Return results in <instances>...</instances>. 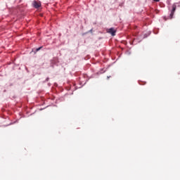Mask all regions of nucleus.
I'll use <instances>...</instances> for the list:
<instances>
[{
    "instance_id": "nucleus-2",
    "label": "nucleus",
    "mask_w": 180,
    "mask_h": 180,
    "mask_svg": "<svg viewBox=\"0 0 180 180\" xmlns=\"http://www.w3.org/2000/svg\"><path fill=\"white\" fill-rule=\"evenodd\" d=\"M108 32L112 34V36L116 35V31L113 28L108 29Z\"/></svg>"
},
{
    "instance_id": "nucleus-3",
    "label": "nucleus",
    "mask_w": 180,
    "mask_h": 180,
    "mask_svg": "<svg viewBox=\"0 0 180 180\" xmlns=\"http://www.w3.org/2000/svg\"><path fill=\"white\" fill-rule=\"evenodd\" d=\"M33 6L34 8H40L41 6V4L36 1H33Z\"/></svg>"
},
{
    "instance_id": "nucleus-4",
    "label": "nucleus",
    "mask_w": 180,
    "mask_h": 180,
    "mask_svg": "<svg viewBox=\"0 0 180 180\" xmlns=\"http://www.w3.org/2000/svg\"><path fill=\"white\" fill-rule=\"evenodd\" d=\"M41 49V46L39 47V48H38V49H36V51H39Z\"/></svg>"
},
{
    "instance_id": "nucleus-5",
    "label": "nucleus",
    "mask_w": 180,
    "mask_h": 180,
    "mask_svg": "<svg viewBox=\"0 0 180 180\" xmlns=\"http://www.w3.org/2000/svg\"><path fill=\"white\" fill-rule=\"evenodd\" d=\"M155 2H160V0H153Z\"/></svg>"
},
{
    "instance_id": "nucleus-1",
    "label": "nucleus",
    "mask_w": 180,
    "mask_h": 180,
    "mask_svg": "<svg viewBox=\"0 0 180 180\" xmlns=\"http://www.w3.org/2000/svg\"><path fill=\"white\" fill-rule=\"evenodd\" d=\"M175 11H176V5L174 4L172 6V9L170 13V19H172L173 16H174V13H175Z\"/></svg>"
}]
</instances>
